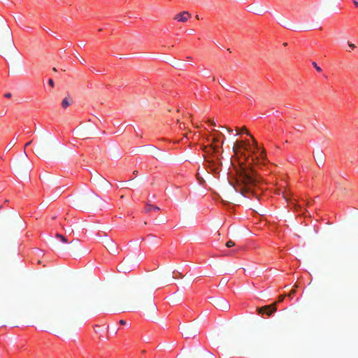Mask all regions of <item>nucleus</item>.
Wrapping results in <instances>:
<instances>
[{"label":"nucleus","mask_w":358,"mask_h":358,"mask_svg":"<svg viewBox=\"0 0 358 358\" xmlns=\"http://www.w3.org/2000/svg\"><path fill=\"white\" fill-rule=\"evenodd\" d=\"M70 105V103L69 101V99L67 97L64 98L63 100H62V106L63 108H67Z\"/></svg>","instance_id":"obj_6"},{"label":"nucleus","mask_w":358,"mask_h":358,"mask_svg":"<svg viewBox=\"0 0 358 358\" xmlns=\"http://www.w3.org/2000/svg\"><path fill=\"white\" fill-rule=\"evenodd\" d=\"M216 308L222 311H227L229 308L228 301L224 299H219L216 301Z\"/></svg>","instance_id":"obj_4"},{"label":"nucleus","mask_w":358,"mask_h":358,"mask_svg":"<svg viewBox=\"0 0 358 358\" xmlns=\"http://www.w3.org/2000/svg\"><path fill=\"white\" fill-rule=\"evenodd\" d=\"M29 144H31V142H28V143H27L25 145H26V146H28Z\"/></svg>","instance_id":"obj_20"},{"label":"nucleus","mask_w":358,"mask_h":358,"mask_svg":"<svg viewBox=\"0 0 358 358\" xmlns=\"http://www.w3.org/2000/svg\"><path fill=\"white\" fill-rule=\"evenodd\" d=\"M15 145V143H13V142L11 141L10 143H8L7 144V145L6 146V149H7V150H10V149L13 147V145Z\"/></svg>","instance_id":"obj_9"},{"label":"nucleus","mask_w":358,"mask_h":358,"mask_svg":"<svg viewBox=\"0 0 358 358\" xmlns=\"http://www.w3.org/2000/svg\"><path fill=\"white\" fill-rule=\"evenodd\" d=\"M276 311V308L275 305L265 306L262 308H258V314L262 316H271L273 313Z\"/></svg>","instance_id":"obj_2"},{"label":"nucleus","mask_w":358,"mask_h":358,"mask_svg":"<svg viewBox=\"0 0 358 358\" xmlns=\"http://www.w3.org/2000/svg\"><path fill=\"white\" fill-rule=\"evenodd\" d=\"M11 96H12V94H11V93H10V92H7V93H5V94H4V97H5V98L9 99V98H10Z\"/></svg>","instance_id":"obj_12"},{"label":"nucleus","mask_w":358,"mask_h":358,"mask_svg":"<svg viewBox=\"0 0 358 358\" xmlns=\"http://www.w3.org/2000/svg\"><path fill=\"white\" fill-rule=\"evenodd\" d=\"M193 32H194V29H190L189 30V34H192Z\"/></svg>","instance_id":"obj_18"},{"label":"nucleus","mask_w":358,"mask_h":358,"mask_svg":"<svg viewBox=\"0 0 358 358\" xmlns=\"http://www.w3.org/2000/svg\"><path fill=\"white\" fill-rule=\"evenodd\" d=\"M229 133H232V129H227Z\"/></svg>","instance_id":"obj_19"},{"label":"nucleus","mask_w":358,"mask_h":358,"mask_svg":"<svg viewBox=\"0 0 358 358\" xmlns=\"http://www.w3.org/2000/svg\"><path fill=\"white\" fill-rule=\"evenodd\" d=\"M160 210V208L158 206H153L152 210L155 212H158Z\"/></svg>","instance_id":"obj_14"},{"label":"nucleus","mask_w":358,"mask_h":358,"mask_svg":"<svg viewBox=\"0 0 358 358\" xmlns=\"http://www.w3.org/2000/svg\"><path fill=\"white\" fill-rule=\"evenodd\" d=\"M58 236L61 238L62 241L64 243H67V240H66V238L64 236H62V235H58Z\"/></svg>","instance_id":"obj_13"},{"label":"nucleus","mask_w":358,"mask_h":358,"mask_svg":"<svg viewBox=\"0 0 358 358\" xmlns=\"http://www.w3.org/2000/svg\"><path fill=\"white\" fill-rule=\"evenodd\" d=\"M190 16L191 15L188 11H182L176 15L174 20H177L178 22H185L188 20Z\"/></svg>","instance_id":"obj_5"},{"label":"nucleus","mask_w":358,"mask_h":358,"mask_svg":"<svg viewBox=\"0 0 358 358\" xmlns=\"http://www.w3.org/2000/svg\"><path fill=\"white\" fill-rule=\"evenodd\" d=\"M153 205L147 203L145 206V213H150L152 211Z\"/></svg>","instance_id":"obj_7"},{"label":"nucleus","mask_w":358,"mask_h":358,"mask_svg":"<svg viewBox=\"0 0 358 358\" xmlns=\"http://www.w3.org/2000/svg\"><path fill=\"white\" fill-rule=\"evenodd\" d=\"M196 17L197 20H199V15H196Z\"/></svg>","instance_id":"obj_21"},{"label":"nucleus","mask_w":358,"mask_h":358,"mask_svg":"<svg viewBox=\"0 0 358 358\" xmlns=\"http://www.w3.org/2000/svg\"><path fill=\"white\" fill-rule=\"evenodd\" d=\"M233 149L236 153H241L245 157L246 162L252 169H255V166L261 168L268 162L264 149L253 138L236 141Z\"/></svg>","instance_id":"obj_1"},{"label":"nucleus","mask_w":358,"mask_h":358,"mask_svg":"<svg viewBox=\"0 0 358 358\" xmlns=\"http://www.w3.org/2000/svg\"><path fill=\"white\" fill-rule=\"evenodd\" d=\"M212 138L216 147L222 145L224 136L221 132L215 131L214 134L212 135Z\"/></svg>","instance_id":"obj_3"},{"label":"nucleus","mask_w":358,"mask_h":358,"mask_svg":"<svg viewBox=\"0 0 358 358\" xmlns=\"http://www.w3.org/2000/svg\"><path fill=\"white\" fill-rule=\"evenodd\" d=\"M234 245H235V243L233 241H231V240L228 241L227 242V243H226V246L227 248H231V247H233Z\"/></svg>","instance_id":"obj_8"},{"label":"nucleus","mask_w":358,"mask_h":358,"mask_svg":"<svg viewBox=\"0 0 358 358\" xmlns=\"http://www.w3.org/2000/svg\"><path fill=\"white\" fill-rule=\"evenodd\" d=\"M48 84L51 87H54V81L52 78L49 79Z\"/></svg>","instance_id":"obj_11"},{"label":"nucleus","mask_w":358,"mask_h":358,"mask_svg":"<svg viewBox=\"0 0 358 358\" xmlns=\"http://www.w3.org/2000/svg\"><path fill=\"white\" fill-rule=\"evenodd\" d=\"M348 45L351 49H355L356 47L353 43H351L350 42H348Z\"/></svg>","instance_id":"obj_15"},{"label":"nucleus","mask_w":358,"mask_h":358,"mask_svg":"<svg viewBox=\"0 0 358 358\" xmlns=\"http://www.w3.org/2000/svg\"><path fill=\"white\" fill-rule=\"evenodd\" d=\"M353 3L356 7H358V2L356 0H353Z\"/></svg>","instance_id":"obj_17"},{"label":"nucleus","mask_w":358,"mask_h":358,"mask_svg":"<svg viewBox=\"0 0 358 358\" xmlns=\"http://www.w3.org/2000/svg\"><path fill=\"white\" fill-rule=\"evenodd\" d=\"M120 324L121 325H124V324H126V321H125V320H120Z\"/></svg>","instance_id":"obj_16"},{"label":"nucleus","mask_w":358,"mask_h":358,"mask_svg":"<svg viewBox=\"0 0 358 358\" xmlns=\"http://www.w3.org/2000/svg\"><path fill=\"white\" fill-rule=\"evenodd\" d=\"M313 66L315 68V69H316V71H318V72L322 71V69H321L319 66H317V64H316V62H313Z\"/></svg>","instance_id":"obj_10"}]
</instances>
